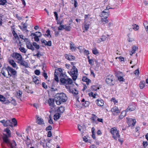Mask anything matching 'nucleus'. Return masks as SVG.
<instances>
[{
  "mask_svg": "<svg viewBox=\"0 0 148 148\" xmlns=\"http://www.w3.org/2000/svg\"><path fill=\"white\" fill-rule=\"evenodd\" d=\"M0 122L3 125L4 127H7V125H5L6 121L5 120H1L0 121Z\"/></svg>",
  "mask_w": 148,
  "mask_h": 148,
  "instance_id": "37998d69",
  "label": "nucleus"
},
{
  "mask_svg": "<svg viewBox=\"0 0 148 148\" xmlns=\"http://www.w3.org/2000/svg\"><path fill=\"white\" fill-rule=\"evenodd\" d=\"M60 82L62 84H71L72 83V80L71 78L67 77L65 78L64 77H61L60 79Z\"/></svg>",
  "mask_w": 148,
  "mask_h": 148,
  "instance_id": "39448f33",
  "label": "nucleus"
},
{
  "mask_svg": "<svg viewBox=\"0 0 148 148\" xmlns=\"http://www.w3.org/2000/svg\"><path fill=\"white\" fill-rule=\"evenodd\" d=\"M74 6L75 8H76L77 6L78 5V3L77 1L75 0H74Z\"/></svg>",
  "mask_w": 148,
  "mask_h": 148,
  "instance_id": "69168bd1",
  "label": "nucleus"
},
{
  "mask_svg": "<svg viewBox=\"0 0 148 148\" xmlns=\"http://www.w3.org/2000/svg\"><path fill=\"white\" fill-rule=\"evenodd\" d=\"M54 119L55 121H56L60 117V114L59 113H56L55 114L54 116Z\"/></svg>",
  "mask_w": 148,
  "mask_h": 148,
  "instance_id": "a878e982",
  "label": "nucleus"
},
{
  "mask_svg": "<svg viewBox=\"0 0 148 148\" xmlns=\"http://www.w3.org/2000/svg\"><path fill=\"white\" fill-rule=\"evenodd\" d=\"M58 73H57V71H55V74H54L55 76V80L57 82H58L59 81L58 77L57 75H58Z\"/></svg>",
  "mask_w": 148,
  "mask_h": 148,
  "instance_id": "2f4dec72",
  "label": "nucleus"
},
{
  "mask_svg": "<svg viewBox=\"0 0 148 148\" xmlns=\"http://www.w3.org/2000/svg\"><path fill=\"white\" fill-rule=\"evenodd\" d=\"M106 39V37L105 36H103L102 37V38H100V40H101L103 41H105Z\"/></svg>",
  "mask_w": 148,
  "mask_h": 148,
  "instance_id": "e2e57ef3",
  "label": "nucleus"
},
{
  "mask_svg": "<svg viewBox=\"0 0 148 148\" xmlns=\"http://www.w3.org/2000/svg\"><path fill=\"white\" fill-rule=\"evenodd\" d=\"M33 56H36L38 58H40L41 56H42V55L41 54V53H40L39 51H37V53L36 54L34 55Z\"/></svg>",
  "mask_w": 148,
  "mask_h": 148,
  "instance_id": "7c9ffc66",
  "label": "nucleus"
},
{
  "mask_svg": "<svg viewBox=\"0 0 148 148\" xmlns=\"http://www.w3.org/2000/svg\"><path fill=\"white\" fill-rule=\"evenodd\" d=\"M143 144L144 147L145 148L148 145V143L147 141H143Z\"/></svg>",
  "mask_w": 148,
  "mask_h": 148,
  "instance_id": "09e8293b",
  "label": "nucleus"
},
{
  "mask_svg": "<svg viewBox=\"0 0 148 148\" xmlns=\"http://www.w3.org/2000/svg\"><path fill=\"white\" fill-rule=\"evenodd\" d=\"M19 50L21 51L23 53H26V51L24 47H21L19 48Z\"/></svg>",
  "mask_w": 148,
  "mask_h": 148,
  "instance_id": "473e14b6",
  "label": "nucleus"
},
{
  "mask_svg": "<svg viewBox=\"0 0 148 148\" xmlns=\"http://www.w3.org/2000/svg\"><path fill=\"white\" fill-rule=\"evenodd\" d=\"M111 111L112 112H116V113L120 112V111L117 107H114L111 109Z\"/></svg>",
  "mask_w": 148,
  "mask_h": 148,
  "instance_id": "4be33fe9",
  "label": "nucleus"
},
{
  "mask_svg": "<svg viewBox=\"0 0 148 148\" xmlns=\"http://www.w3.org/2000/svg\"><path fill=\"white\" fill-rule=\"evenodd\" d=\"M12 122L14 123V126H15L17 125V122L15 118H13L12 119Z\"/></svg>",
  "mask_w": 148,
  "mask_h": 148,
  "instance_id": "79ce46f5",
  "label": "nucleus"
},
{
  "mask_svg": "<svg viewBox=\"0 0 148 148\" xmlns=\"http://www.w3.org/2000/svg\"><path fill=\"white\" fill-rule=\"evenodd\" d=\"M114 76L112 75H109L106 77V83L108 85L112 86L115 84V81L113 80Z\"/></svg>",
  "mask_w": 148,
  "mask_h": 148,
  "instance_id": "20e7f679",
  "label": "nucleus"
},
{
  "mask_svg": "<svg viewBox=\"0 0 148 148\" xmlns=\"http://www.w3.org/2000/svg\"><path fill=\"white\" fill-rule=\"evenodd\" d=\"M127 123L129 125H132L133 126L135 125L136 123V120L135 119H133L132 118H127Z\"/></svg>",
  "mask_w": 148,
  "mask_h": 148,
  "instance_id": "9d476101",
  "label": "nucleus"
},
{
  "mask_svg": "<svg viewBox=\"0 0 148 148\" xmlns=\"http://www.w3.org/2000/svg\"><path fill=\"white\" fill-rule=\"evenodd\" d=\"M43 75L45 78V79H47L48 77L47 73L45 72L43 73Z\"/></svg>",
  "mask_w": 148,
  "mask_h": 148,
  "instance_id": "4d7b16f0",
  "label": "nucleus"
},
{
  "mask_svg": "<svg viewBox=\"0 0 148 148\" xmlns=\"http://www.w3.org/2000/svg\"><path fill=\"white\" fill-rule=\"evenodd\" d=\"M12 57L16 58L19 61H21L22 60V56L21 55L17 53H13Z\"/></svg>",
  "mask_w": 148,
  "mask_h": 148,
  "instance_id": "f8f14e48",
  "label": "nucleus"
},
{
  "mask_svg": "<svg viewBox=\"0 0 148 148\" xmlns=\"http://www.w3.org/2000/svg\"><path fill=\"white\" fill-rule=\"evenodd\" d=\"M139 73V70L137 69L134 71V74L136 75H138Z\"/></svg>",
  "mask_w": 148,
  "mask_h": 148,
  "instance_id": "052dcab7",
  "label": "nucleus"
},
{
  "mask_svg": "<svg viewBox=\"0 0 148 148\" xmlns=\"http://www.w3.org/2000/svg\"><path fill=\"white\" fill-rule=\"evenodd\" d=\"M138 49V47L135 46H133L132 47V50L135 51Z\"/></svg>",
  "mask_w": 148,
  "mask_h": 148,
  "instance_id": "bf43d9fd",
  "label": "nucleus"
},
{
  "mask_svg": "<svg viewBox=\"0 0 148 148\" xmlns=\"http://www.w3.org/2000/svg\"><path fill=\"white\" fill-rule=\"evenodd\" d=\"M41 42L42 43H44L46 46H50L51 45V41L49 40L47 42L45 40H41Z\"/></svg>",
  "mask_w": 148,
  "mask_h": 148,
  "instance_id": "f3484780",
  "label": "nucleus"
},
{
  "mask_svg": "<svg viewBox=\"0 0 148 148\" xmlns=\"http://www.w3.org/2000/svg\"><path fill=\"white\" fill-rule=\"evenodd\" d=\"M89 25L88 24H85L84 25V28L85 30L87 31L89 29Z\"/></svg>",
  "mask_w": 148,
  "mask_h": 148,
  "instance_id": "de8ad7c7",
  "label": "nucleus"
},
{
  "mask_svg": "<svg viewBox=\"0 0 148 148\" xmlns=\"http://www.w3.org/2000/svg\"><path fill=\"white\" fill-rule=\"evenodd\" d=\"M33 45L37 49H38L40 48V46L38 45L35 42H34L33 43Z\"/></svg>",
  "mask_w": 148,
  "mask_h": 148,
  "instance_id": "c9c22d12",
  "label": "nucleus"
},
{
  "mask_svg": "<svg viewBox=\"0 0 148 148\" xmlns=\"http://www.w3.org/2000/svg\"><path fill=\"white\" fill-rule=\"evenodd\" d=\"M4 131L6 132L7 135L3 134L2 137L3 139L4 142L7 144H11V142L8 138L11 136V132L8 128H7L4 130Z\"/></svg>",
  "mask_w": 148,
  "mask_h": 148,
  "instance_id": "f03ea898",
  "label": "nucleus"
},
{
  "mask_svg": "<svg viewBox=\"0 0 148 148\" xmlns=\"http://www.w3.org/2000/svg\"><path fill=\"white\" fill-rule=\"evenodd\" d=\"M36 35L35 36H38V37H40L42 36V34L40 32H36Z\"/></svg>",
  "mask_w": 148,
  "mask_h": 148,
  "instance_id": "c03bdc74",
  "label": "nucleus"
},
{
  "mask_svg": "<svg viewBox=\"0 0 148 148\" xmlns=\"http://www.w3.org/2000/svg\"><path fill=\"white\" fill-rule=\"evenodd\" d=\"M75 59V57L73 56L70 55L69 56V60H72Z\"/></svg>",
  "mask_w": 148,
  "mask_h": 148,
  "instance_id": "603ef678",
  "label": "nucleus"
},
{
  "mask_svg": "<svg viewBox=\"0 0 148 148\" xmlns=\"http://www.w3.org/2000/svg\"><path fill=\"white\" fill-rule=\"evenodd\" d=\"M9 63L14 68L16 69L18 68L16 64L14 62V60H10L9 61Z\"/></svg>",
  "mask_w": 148,
  "mask_h": 148,
  "instance_id": "6ab92c4d",
  "label": "nucleus"
},
{
  "mask_svg": "<svg viewBox=\"0 0 148 148\" xmlns=\"http://www.w3.org/2000/svg\"><path fill=\"white\" fill-rule=\"evenodd\" d=\"M8 67H4L2 68L1 72L2 75L6 77H8L6 76V74L8 73Z\"/></svg>",
  "mask_w": 148,
  "mask_h": 148,
  "instance_id": "ddd939ff",
  "label": "nucleus"
},
{
  "mask_svg": "<svg viewBox=\"0 0 148 148\" xmlns=\"http://www.w3.org/2000/svg\"><path fill=\"white\" fill-rule=\"evenodd\" d=\"M38 78V77L35 75L33 77V81L36 84H38L39 82Z\"/></svg>",
  "mask_w": 148,
  "mask_h": 148,
  "instance_id": "412c9836",
  "label": "nucleus"
},
{
  "mask_svg": "<svg viewBox=\"0 0 148 148\" xmlns=\"http://www.w3.org/2000/svg\"><path fill=\"white\" fill-rule=\"evenodd\" d=\"M70 48L71 49H76V48L74 44L72 42H70Z\"/></svg>",
  "mask_w": 148,
  "mask_h": 148,
  "instance_id": "c85d7f7f",
  "label": "nucleus"
},
{
  "mask_svg": "<svg viewBox=\"0 0 148 148\" xmlns=\"http://www.w3.org/2000/svg\"><path fill=\"white\" fill-rule=\"evenodd\" d=\"M64 25H60V26L58 28V30H61L64 29Z\"/></svg>",
  "mask_w": 148,
  "mask_h": 148,
  "instance_id": "8fccbe9b",
  "label": "nucleus"
},
{
  "mask_svg": "<svg viewBox=\"0 0 148 148\" xmlns=\"http://www.w3.org/2000/svg\"><path fill=\"white\" fill-rule=\"evenodd\" d=\"M54 99L56 104L59 105L65 102L67 100V97L64 93H58L56 95Z\"/></svg>",
  "mask_w": 148,
  "mask_h": 148,
  "instance_id": "f257e3e1",
  "label": "nucleus"
},
{
  "mask_svg": "<svg viewBox=\"0 0 148 148\" xmlns=\"http://www.w3.org/2000/svg\"><path fill=\"white\" fill-rule=\"evenodd\" d=\"M96 102L98 106H102L103 105L104 102L102 99H97L96 101Z\"/></svg>",
  "mask_w": 148,
  "mask_h": 148,
  "instance_id": "dca6fc26",
  "label": "nucleus"
},
{
  "mask_svg": "<svg viewBox=\"0 0 148 148\" xmlns=\"http://www.w3.org/2000/svg\"><path fill=\"white\" fill-rule=\"evenodd\" d=\"M42 86L45 88L46 89L47 88V86L45 82H42Z\"/></svg>",
  "mask_w": 148,
  "mask_h": 148,
  "instance_id": "6e6d98bb",
  "label": "nucleus"
},
{
  "mask_svg": "<svg viewBox=\"0 0 148 148\" xmlns=\"http://www.w3.org/2000/svg\"><path fill=\"white\" fill-rule=\"evenodd\" d=\"M8 77H10L12 76H15L16 75V71L9 66H8Z\"/></svg>",
  "mask_w": 148,
  "mask_h": 148,
  "instance_id": "423d86ee",
  "label": "nucleus"
},
{
  "mask_svg": "<svg viewBox=\"0 0 148 148\" xmlns=\"http://www.w3.org/2000/svg\"><path fill=\"white\" fill-rule=\"evenodd\" d=\"M22 94V92L20 91H19L17 92L16 96L18 98L21 99V97Z\"/></svg>",
  "mask_w": 148,
  "mask_h": 148,
  "instance_id": "cd10ccee",
  "label": "nucleus"
},
{
  "mask_svg": "<svg viewBox=\"0 0 148 148\" xmlns=\"http://www.w3.org/2000/svg\"><path fill=\"white\" fill-rule=\"evenodd\" d=\"M88 61L89 64L91 65H92V63L94 62L92 59H89V60Z\"/></svg>",
  "mask_w": 148,
  "mask_h": 148,
  "instance_id": "774afa93",
  "label": "nucleus"
},
{
  "mask_svg": "<svg viewBox=\"0 0 148 148\" xmlns=\"http://www.w3.org/2000/svg\"><path fill=\"white\" fill-rule=\"evenodd\" d=\"M11 121L10 120H7L6 121L5 125H7V127L9 126L10 123H11Z\"/></svg>",
  "mask_w": 148,
  "mask_h": 148,
  "instance_id": "3c124183",
  "label": "nucleus"
},
{
  "mask_svg": "<svg viewBox=\"0 0 148 148\" xmlns=\"http://www.w3.org/2000/svg\"><path fill=\"white\" fill-rule=\"evenodd\" d=\"M126 110L125 111H123L122 112L121 114L119 115V118L120 119H122L124 117L126 114Z\"/></svg>",
  "mask_w": 148,
  "mask_h": 148,
  "instance_id": "5701e85b",
  "label": "nucleus"
},
{
  "mask_svg": "<svg viewBox=\"0 0 148 148\" xmlns=\"http://www.w3.org/2000/svg\"><path fill=\"white\" fill-rule=\"evenodd\" d=\"M27 27V24L26 23H25L23 24V28L25 30H26Z\"/></svg>",
  "mask_w": 148,
  "mask_h": 148,
  "instance_id": "864d4df0",
  "label": "nucleus"
},
{
  "mask_svg": "<svg viewBox=\"0 0 148 148\" xmlns=\"http://www.w3.org/2000/svg\"><path fill=\"white\" fill-rule=\"evenodd\" d=\"M78 71L77 69L75 66H73L71 71L70 75H74L77 74Z\"/></svg>",
  "mask_w": 148,
  "mask_h": 148,
  "instance_id": "4468645a",
  "label": "nucleus"
},
{
  "mask_svg": "<svg viewBox=\"0 0 148 148\" xmlns=\"http://www.w3.org/2000/svg\"><path fill=\"white\" fill-rule=\"evenodd\" d=\"M89 95L90 96L92 97L93 98H95L96 94H94L92 92H91L90 93H89Z\"/></svg>",
  "mask_w": 148,
  "mask_h": 148,
  "instance_id": "a19ab883",
  "label": "nucleus"
},
{
  "mask_svg": "<svg viewBox=\"0 0 148 148\" xmlns=\"http://www.w3.org/2000/svg\"><path fill=\"white\" fill-rule=\"evenodd\" d=\"M64 29H65L66 31H69L71 30V27L69 26H66L64 25Z\"/></svg>",
  "mask_w": 148,
  "mask_h": 148,
  "instance_id": "72a5a7b5",
  "label": "nucleus"
},
{
  "mask_svg": "<svg viewBox=\"0 0 148 148\" xmlns=\"http://www.w3.org/2000/svg\"><path fill=\"white\" fill-rule=\"evenodd\" d=\"M48 103L49 104V106L50 107L51 110H50L49 112L51 113L52 112L53 110L52 109L55 107V105L54 104V99H49Z\"/></svg>",
  "mask_w": 148,
  "mask_h": 148,
  "instance_id": "1a4fd4ad",
  "label": "nucleus"
},
{
  "mask_svg": "<svg viewBox=\"0 0 148 148\" xmlns=\"http://www.w3.org/2000/svg\"><path fill=\"white\" fill-rule=\"evenodd\" d=\"M60 77H61L65 78V77H67V76L65 74V73H64V74L63 73H62L60 74Z\"/></svg>",
  "mask_w": 148,
  "mask_h": 148,
  "instance_id": "a18cd8bd",
  "label": "nucleus"
},
{
  "mask_svg": "<svg viewBox=\"0 0 148 148\" xmlns=\"http://www.w3.org/2000/svg\"><path fill=\"white\" fill-rule=\"evenodd\" d=\"M97 117L95 115L92 114L90 118L91 120V122L92 123H97Z\"/></svg>",
  "mask_w": 148,
  "mask_h": 148,
  "instance_id": "2eb2a0df",
  "label": "nucleus"
},
{
  "mask_svg": "<svg viewBox=\"0 0 148 148\" xmlns=\"http://www.w3.org/2000/svg\"><path fill=\"white\" fill-rule=\"evenodd\" d=\"M21 62L20 64L21 65L24 66L26 68H27L28 67V65L27 62L23 60H21L20 61Z\"/></svg>",
  "mask_w": 148,
  "mask_h": 148,
  "instance_id": "b1692460",
  "label": "nucleus"
},
{
  "mask_svg": "<svg viewBox=\"0 0 148 148\" xmlns=\"http://www.w3.org/2000/svg\"><path fill=\"white\" fill-rule=\"evenodd\" d=\"M24 42H26V47L28 49H31L32 51L34 50V47L28 38H25Z\"/></svg>",
  "mask_w": 148,
  "mask_h": 148,
  "instance_id": "0eeeda50",
  "label": "nucleus"
},
{
  "mask_svg": "<svg viewBox=\"0 0 148 148\" xmlns=\"http://www.w3.org/2000/svg\"><path fill=\"white\" fill-rule=\"evenodd\" d=\"M64 107L62 106H61L58 109V112L60 113H62L64 111Z\"/></svg>",
  "mask_w": 148,
  "mask_h": 148,
  "instance_id": "393cba45",
  "label": "nucleus"
},
{
  "mask_svg": "<svg viewBox=\"0 0 148 148\" xmlns=\"http://www.w3.org/2000/svg\"><path fill=\"white\" fill-rule=\"evenodd\" d=\"M145 81H141L139 84V86L141 89H143L145 86Z\"/></svg>",
  "mask_w": 148,
  "mask_h": 148,
  "instance_id": "bb28decb",
  "label": "nucleus"
},
{
  "mask_svg": "<svg viewBox=\"0 0 148 148\" xmlns=\"http://www.w3.org/2000/svg\"><path fill=\"white\" fill-rule=\"evenodd\" d=\"M34 73L36 75H39L40 73V72L39 70H36L34 71Z\"/></svg>",
  "mask_w": 148,
  "mask_h": 148,
  "instance_id": "49530a36",
  "label": "nucleus"
},
{
  "mask_svg": "<svg viewBox=\"0 0 148 148\" xmlns=\"http://www.w3.org/2000/svg\"><path fill=\"white\" fill-rule=\"evenodd\" d=\"M92 53L93 54L95 55H97L99 53L97 50L96 48L93 49Z\"/></svg>",
  "mask_w": 148,
  "mask_h": 148,
  "instance_id": "ea45409f",
  "label": "nucleus"
},
{
  "mask_svg": "<svg viewBox=\"0 0 148 148\" xmlns=\"http://www.w3.org/2000/svg\"><path fill=\"white\" fill-rule=\"evenodd\" d=\"M101 21L103 22V24L107 23L108 22V21L106 19H104L103 18H101Z\"/></svg>",
  "mask_w": 148,
  "mask_h": 148,
  "instance_id": "58836bf2",
  "label": "nucleus"
},
{
  "mask_svg": "<svg viewBox=\"0 0 148 148\" xmlns=\"http://www.w3.org/2000/svg\"><path fill=\"white\" fill-rule=\"evenodd\" d=\"M52 136L51 132V131H49L48 132L47 137H50Z\"/></svg>",
  "mask_w": 148,
  "mask_h": 148,
  "instance_id": "680f3d73",
  "label": "nucleus"
},
{
  "mask_svg": "<svg viewBox=\"0 0 148 148\" xmlns=\"http://www.w3.org/2000/svg\"><path fill=\"white\" fill-rule=\"evenodd\" d=\"M82 81L83 82H86V84L88 85L91 82L90 79H88L86 77H83L82 78Z\"/></svg>",
  "mask_w": 148,
  "mask_h": 148,
  "instance_id": "a211bd4d",
  "label": "nucleus"
},
{
  "mask_svg": "<svg viewBox=\"0 0 148 148\" xmlns=\"http://www.w3.org/2000/svg\"><path fill=\"white\" fill-rule=\"evenodd\" d=\"M109 10H104L101 12L100 16L101 18H103L104 19H106L109 16Z\"/></svg>",
  "mask_w": 148,
  "mask_h": 148,
  "instance_id": "6e6552de",
  "label": "nucleus"
},
{
  "mask_svg": "<svg viewBox=\"0 0 148 148\" xmlns=\"http://www.w3.org/2000/svg\"><path fill=\"white\" fill-rule=\"evenodd\" d=\"M52 127L51 125H49L46 128V130L47 131L51 130L52 129Z\"/></svg>",
  "mask_w": 148,
  "mask_h": 148,
  "instance_id": "13d9d810",
  "label": "nucleus"
},
{
  "mask_svg": "<svg viewBox=\"0 0 148 148\" xmlns=\"http://www.w3.org/2000/svg\"><path fill=\"white\" fill-rule=\"evenodd\" d=\"M37 123L39 125H42L44 124V122L43 119L40 118L39 117H37Z\"/></svg>",
  "mask_w": 148,
  "mask_h": 148,
  "instance_id": "aec40b11",
  "label": "nucleus"
},
{
  "mask_svg": "<svg viewBox=\"0 0 148 148\" xmlns=\"http://www.w3.org/2000/svg\"><path fill=\"white\" fill-rule=\"evenodd\" d=\"M143 24L145 28H146V27H147V26H148V23H147V21L144 22L143 23Z\"/></svg>",
  "mask_w": 148,
  "mask_h": 148,
  "instance_id": "338daca9",
  "label": "nucleus"
},
{
  "mask_svg": "<svg viewBox=\"0 0 148 148\" xmlns=\"http://www.w3.org/2000/svg\"><path fill=\"white\" fill-rule=\"evenodd\" d=\"M7 2L6 0H0V5H3Z\"/></svg>",
  "mask_w": 148,
  "mask_h": 148,
  "instance_id": "e433bc0d",
  "label": "nucleus"
},
{
  "mask_svg": "<svg viewBox=\"0 0 148 148\" xmlns=\"http://www.w3.org/2000/svg\"><path fill=\"white\" fill-rule=\"evenodd\" d=\"M54 14L55 16V17L56 19V20H57L58 19V14L57 12H54Z\"/></svg>",
  "mask_w": 148,
  "mask_h": 148,
  "instance_id": "5fc2aeb1",
  "label": "nucleus"
},
{
  "mask_svg": "<svg viewBox=\"0 0 148 148\" xmlns=\"http://www.w3.org/2000/svg\"><path fill=\"white\" fill-rule=\"evenodd\" d=\"M78 74H76L71 75L72 79L74 81H75L77 78Z\"/></svg>",
  "mask_w": 148,
  "mask_h": 148,
  "instance_id": "f704fd0d",
  "label": "nucleus"
},
{
  "mask_svg": "<svg viewBox=\"0 0 148 148\" xmlns=\"http://www.w3.org/2000/svg\"><path fill=\"white\" fill-rule=\"evenodd\" d=\"M110 132L112 135V138L115 140L119 138L120 135L119 134V131L115 127L112 128H111Z\"/></svg>",
  "mask_w": 148,
  "mask_h": 148,
  "instance_id": "7ed1b4c3",
  "label": "nucleus"
},
{
  "mask_svg": "<svg viewBox=\"0 0 148 148\" xmlns=\"http://www.w3.org/2000/svg\"><path fill=\"white\" fill-rule=\"evenodd\" d=\"M0 101L1 102H4L5 101V98L1 95H0Z\"/></svg>",
  "mask_w": 148,
  "mask_h": 148,
  "instance_id": "c756f323",
  "label": "nucleus"
},
{
  "mask_svg": "<svg viewBox=\"0 0 148 148\" xmlns=\"http://www.w3.org/2000/svg\"><path fill=\"white\" fill-rule=\"evenodd\" d=\"M132 26L133 27V28L135 30H137L138 29L139 26L138 25L135 24L134 25H133Z\"/></svg>",
  "mask_w": 148,
  "mask_h": 148,
  "instance_id": "4c0bfd02",
  "label": "nucleus"
},
{
  "mask_svg": "<svg viewBox=\"0 0 148 148\" xmlns=\"http://www.w3.org/2000/svg\"><path fill=\"white\" fill-rule=\"evenodd\" d=\"M34 39L35 41L36 42H38L39 40V39L38 38V36H34Z\"/></svg>",
  "mask_w": 148,
  "mask_h": 148,
  "instance_id": "0e129e2a",
  "label": "nucleus"
},
{
  "mask_svg": "<svg viewBox=\"0 0 148 148\" xmlns=\"http://www.w3.org/2000/svg\"><path fill=\"white\" fill-rule=\"evenodd\" d=\"M136 109V106L134 103H133L130 105L126 109V112L132 111Z\"/></svg>",
  "mask_w": 148,
  "mask_h": 148,
  "instance_id": "9b49d317",
  "label": "nucleus"
}]
</instances>
